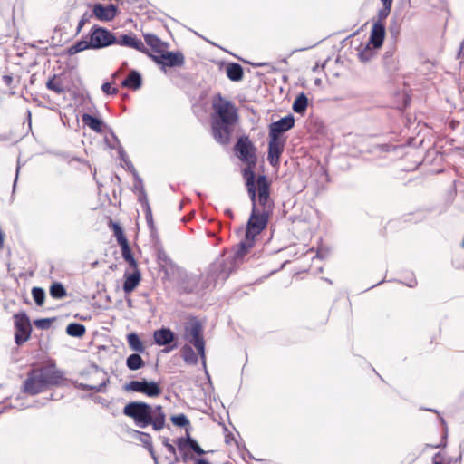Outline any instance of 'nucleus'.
I'll list each match as a JSON object with an SVG mask.
<instances>
[{"instance_id": "1", "label": "nucleus", "mask_w": 464, "mask_h": 464, "mask_svg": "<svg viewBox=\"0 0 464 464\" xmlns=\"http://www.w3.org/2000/svg\"><path fill=\"white\" fill-rule=\"evenodd\" d=\"M211 130L216 141L222 145L230 142L236 124L238 122V113L236 105L220 93L211 99Z\"/></svg>"}, {"instance_id": "2", "label": "nucleus", "mask_w": 464, "mask_h": 464, "mask_svg": "<svg viewBox=\"0 0 464 464\" xmlns=\"http://www.w3.org/2000/svg\"><path fill=\"white\" fill-rule=\"evenodd\" d=\"M246 187L252 204V211L272 216L275 203L271 198V180L266 175L246 173Z\"/></svg>"}, {"instance_id": "3", "label": "nucleus", "mask_w": 464, "mask_h": 464, "mask_svg": "<svg viewBox=\"0 0 464 464\" xmlns=\"http://www.w3.org/2000/svg\"><path fill=\"white\" fill-rule=\"evenodd\" d=\"M122 412L139 428L151 425L153 430H161L165 427L166 415L160 405L152 407L144 401H131L124 406Z\"/></svg>"}, {"instance_id": "4", "label": "nucleus", "mask_w": 464, "mask_h": 464, "mask_svg": "<svg viewBox=\"0 0 464 464\" xmlns=\"http://www.w3.org/2000/svg\"><path fill=\"white\" fill-rule=\"evenodd\" d=\"M269 219L270 216L251 210L246 227L245 238L239 243L236 251L237 258H242L253 248L256 237L266 227Z\"/></svg>"}, {"instance_id": "5", "label": "nucleus", "mask_w": 464, "mask_h": 464, "mask_svg": "<svg viewBox=\"0 0 464 464\" xmlns=\"http://www.w3.org/2000/svg\"><path fill=\"white\" fill-rule=\"evenodd\" d=\"M235 154L246 166L242 169V176L247 179L246 173L250 171L252 176H256L254 169L257 163L256 148L246 135L238 138L234 146Z\"/></svg>"}, {"instance_id": "6", "label": "nucleus", "mask_w": 464, "mask_h": 464, "mask_svg": "<svg viewBox=\"0 0 464 464\" xmlns=\"http://www.w3.org/2000/svg\"><path fill=\"white\" fill-rule=\"evenodd\" d=\"M182 338L195 347L203 362L206 360L204 325L197 317H190L184 324Z\"/></svg>"}, {"instance_id": "7", "label": "nucleus", "mask_w": 464, "mask_h": 464, "mask_svg": "<svg viewBox=\"0 0 464 464\" xmlns=\"http://www.w3.org/2000/svg\"><path fill=\"white\" fill-rule=\"evenodd\" d=\"M88 38L92 49H101L115 44V35L99 25L92 27Z\"/></svg>"}, {"instance_id": "8", "label": "nucleus", "mask_w": 464, "mask_h": 464, "mask_svg": "<svg viewBox=\"0 0 464 464\" xmlns=\"http://www.w3.org/2000/svg\"><path fill=\"white\" fill-rule=\"evenodd\" d=\"M125 391L138 392L150 398H157L162 393L160 384L156 382H148L143 379L141 381H130L126 383Z\"/></svg>"}, {"instance_id": "9", "label": "nucleus", "mask_w": 464, "mask_h": 464, "mask_svg": "<svg viewBox=\"0 0 464 464\" xmlns=\"http://www.w3.org/2000/svg\"><path fill=\"white\" fill-rule=\"evenodd\" d=\"M14 340L17 345H21L25 343L31 335V324L29 318L25 313H19L14 315Z\"/></svg>"}, {"instance_id": "10", "label": "nucleus", "mask_w": 464, "mask_h": 464, "mask_svg": "<svg viewBox=\"0 0 464 464\" xmlns=\"http://www.w3.org/2000/svg\"><path fill=\"white\" fill-rule=\"evenodd\" d=\"M40 378L43 379L46 388L51 386H59L63 383L65 378L62 371L58 370L55 365L49 364L35 368Z\"/></svg>"}, {"instance_id": "11", "label": "nucleus", "mask_w": 464, "mask_h": 464, "mask_svg": "<svg viewBox=\"0 0 464 464\" xmlns=\"http://www.w3.org/2000/svg\"><path fill=\"white\" fill-rule=\"evenodd\" d=\"M41 375L37 372L36 369L31 370L27 378L24 382V392L30 395H35L47 390Z\"/></svg>"}, {"instance_id": "12", "label": "nucleus", "mask_w": 464, "mask_h": 464, "mask_svg": "<svg viewBox=\"0 0 464 464\" xmlns=\"http://www.w3.org/2000/svg\"><path fill=\"white\" fill-rule=\"evenodd\" d=\"M285 146V138L269 137L267 160L273 167L280 164V158Z\"/></svg>"}, {"instance_id": "13", "label": "nucleus", "mask_w": 464, "mask_h": 464, "mask_svg": "<svg viewBox=\"0 0 464 464\" xmlns=\"http://www.w3.org/2000/svg\"><path fill=\"white\" fill-rule=\"evenodd\" d=\"M151 56L157 63L168 67H180L185 62L184 55L180 52H168L167 49L160 55Z\"/></svg>"}, {"instance_id": "14", "label": "nucleus", "mask_w": 464, "mask_h": 464, "mask_svg": "<svg viewBox=\"0 0 464 464\" xmlns=\"http://www.w3.org/2000/svg\"><path fill=\"white\" fill-rule=\"evenodd\" d=\"M178 449L183 452L182 459L184 461L188 459V454L184 452L187 448H189L196 454L201 456L205 454V451L201 449L198 443L190 436L189 430L186 429V437L178 438L176 440Z\"/></svg>"}, {"instance_id": "15", "label": "nucleus", "mask_w": 464, "mask_h": 464, "mask_svg": "<svg viewBox=\"0 0 464 464\" xmlns=\"http://www.w3.org/2000/svg\"><path fill=\"white\" fill-rule=\"evenodd\" d=\"M131 272L125 271L123 275L122 289L125 294L133 292L141 281V272L137 265L136 268H131Z\"/></svg>"}, {"instance_id": "16", "label": "nucleus", "mask_w": 464, "mask_h": 464, "mask_svg": "<svg viewBox=\"0 0 464 464\" xmlns=\"http://www.w3.org/2000/svg\"><path fill=\"white\" fill-rule=\"evenodd\" d=\"M295 124V119L292 115H288L273 122L269 125V137L282 138L281 134L292 129Z\"/></svg>"}, {"instance_id": "17", "label": "nucleus", "mask_w": 464, "mask_h": 464, "mask_svg": "<svg viewBox=\"0 0 464 464\" xmlns=\"http://www.w3.org/2000/svg\"><path fill=\"white\" fill-rule=\"evenodd\" d=\"M385 38V26L383 21L378 20L375 22L371 30L369 44L373 48L379 49L382 47Z\"/></svg>"}, {"instance_id": "18", "label": "nucleus", "mask_w": 464, "mask_h": 464, "mask_svg": "<svg viewBox=\"0 0 464 464\" xmlns=\"http://www.w3.org/2000/svg\"><path fill=\"white\" fill-rule=\"evenodd\" d=\"M93 15L100 21H111L117 15V7L114 5L104 6L101 4H96L93 6Z\"/></svg>"}, {"instance_id": "19", "label": "nucleus", "mask_w": 464, "mask_h": 464, "mask_svg": "<svg viewBox=\"0 0 464 464\" xmlns=\"http://www.w3.org/2000/svg\"><path fill=\"white\" fill-rule=\"evenodd\" d=\"M121 46L130 47L140 52H144V44L141 40L138 39L133 34L115 36V44Z\"/></svg>"}, {"instance_id": "20", "label": "nucleus", "mask_w": 464, "mask_h": 464, "mask_svg": "<svg viewBox=\"0 0 464 464\" xmlns=\"http://www.w3.org/2000/svg\"><path fill=\"white\" fill-rule=\"evenodd\" d=\"M153 339L160 346L169 345L175 340V334L169 328L162 327L153 333Z\"/></svg>"}, {"instance_id": "21", "label": "nucleus", "mask_w": 464, "mask_h": 464, "mask_svg": "<svg viewBox=\"0 0 464 464\" xmlns=\"http://www.w3.org/2000/svg\"><path fill=\"white\" fill-rule=\"evenodd\" d=\"M144 40L154 53L153 55H160L167 49V44L154 34L144 35Z\"/></svg>"}, {"instance_id": "22", "label": "nucleus", "mask_w": 464, "mask_h": 464, "mask_svg": "<svg viewBox=\"0 0 464 464\" xmlns=\"http://www.w3.org/2000/svg\"><path fill=\"white\" fill-rule=\"evenodd\" d=\"M226 73L232 82H239L244 77V71L240 64L236 63H228L226 66Z\"/></svg>"}, {"instance_id": "23", "label": "nucleus", "mask_w": 464, "mask_h": 464, "mask_svg": "<svg viewBox=\"0 0 464 464\" xmlns=\"http://www.w3.org/2000/svg\"><path fill=\"white\" fill-rule=\"evenodd\" d=\"M82 121L84 125L88 126L91 130H94L95 132L102 133L103 131V123L102 120L90 114L84 113L82 116Z\"/></svg>"}, {"instance_id": "24", "label": "nucleus", "mask_w": 464, "mask_h": 464, "mask_svg": "<svg viewBox=\"0 0 464 464\" xmlns=\"http://www.w3.org/2000/svg\"><path fill=\"white\" fill-rule=\"evenodd\" d=\"M119 246L121 249L122 258L129 264L130 268H136L138 262L134 258L132 250L129 245V241H125L123 243H120Z\"/></svg>"}, {"instance_id": "25", "label": "nucleus", "mask_w": 464, "mask_h": 464, "mask_svg": "<svg viewBox=\"0 0 464 464\" xmlns=\"http://www.w3.org/2000/svg\"><path fill=\"white\" fill-rule=\"evenodd\" d=\"M198 353H196L191 344L186 343L181 348V357L187 364H197L198 361Z\"/></svg>"}, {"instance_id": "26", "label": "nucleus", "mask_w": 464, "mask_h": 464, "mask_svg": "<svg viewBox=\"0 0 464 464\" xmlns=\"http://www.w3.org/2000/svg\"><path fill=\"white\" fill-rule=\"evenodd\" d=\"M126 338L128 345L132 351L141 353L146 351V347L143 342L140 339L136 333L129 334Z\"/></svg>"}, {"instance_id": "27", "label": "nucleus", "mask_w": 464, "mask_h": 464, "mask_svg": "<svg viewBox=\"0 0 464 464\" xmlns=\"http://www.w3.org/2000/svg\"><path fill=\"white\" fill-rule=\"evenodd\" d=\"M121 84L123 87L138 90L141 86V77L138 72L132 71Z\"/></svg>"}, {"instance_id": "28", "label": "nucleus", "mask_w": 464, "mask_h": 464, "mask_svg": "<svg viewBox=\"0 0 464 464\" xmlns=\"http://www.w3.org/2000/svg\"><path fill=\"white\" fill-rule=\"evenodd\" d=\"M46 88L58 95L65 93L63 81L55 74L47 81Z\"/></svg>"}, {"instance_id": "29", "label": "nucleus", "mask_w": 464, "mask_h": 464, "mask_svg": "<svg viewBox=\"0 0 464 464\" xmlns=\"http://www.w3.org/2000/svg\"><path fill=\"white\" fill-rule=\"evenodd\" d=\"M126 366L130 371H137L145 366V362L140 354L132 353L127 358Z\"/></svg>"}, {"instance_id": "30", "label": "nucleus", "mask_w": 464, "mask_h": 464, "mask_svg": "<svg viewBox=\"0 0 464 464\" xmlns=\"http://www.w3.org/2000/svg\"><path fill=\"white\" fill-rule=\"evenodd\" d=\"M86 333L83 324L78 323H71L66 327V334L72 337L82 338Z\"/></svg>"}, {"instance_id": "31", "label": "nucleus", "mask_w": 464, "mask_h": 464, "mask_svg": "<svg viewBox=\"0 0 464 464\" xmlns=\"http://www.w3.org/2000/svg\"><path fill=\"white\" fill-rule=\"evenodd\" d=\"M308 105V99L305 94H299L294 103H293V111L299 114H304L306 111Z\"/></svg>"}, {"instance_id": "32", "label": "nucleus", "mask_w": 464, "mask_h": 464, "mask_svg": "<svg viewBox=\"0 0 464 464\" xmlns=\"http://www.w3.org/2000/svg\"><path fill=\"white\" fill-rule=\"evenodd\" d=\"M109 227L112 230L118 244L123 243L128 240L121 227L118 223H115L112 220H111L109 223Z\"/></svg>"}, {"instance_id": "33", "label": "nucleus", "mask_w": 464, "mask_h": 464, "mask_svg": "<svg viewBox=\"0 0 464 464\" xmlns=\"http://www.w3.org/2000/svg\"><path fill=\"white\" fill-rule=\"evenodd\" d=\"M374 48L371 44L361 45L358 49V56L361 61L367 62L374 55Z\"/></svg>"}, {"instance_id": "34", "label": "nucleus", "mask_w": 464, "mask_h": 464, "mask_svg": "<svg viewBox=\"0 0 464 464\" xmlns=\"http://www.w3.org/2000/svg\"><path fill=\"white\" fill-rule=\"evenodd\" d=\"M50 295L53 298L62 299L66 296V290L61 283H53L50 287Z\"/></svg>"}, {"instance_id": "35", "label": "nucleus", "mask_w": 464, "mask_h": 464, "mask_svg": "<svg viewBox=\"0 0 464 464\" xmlns=\"http://www.w3.org/2000/svg\"><path fill=\"white\" fill-rule=\"evenodd\" d=\"M170 420L175 426L184 427L185 429L188 430L190 428V421L183 413L171 416Z\"/></svg>"}, {"instance_id": "36", "label": "nucleus", "mask_w": 464, "mask_h": 464, "mask_svg": "<svg viewBox=\"0 0 464 464\" xmlns=\"http://www.w3.org/2000/svg\"><path fill=\"white\" fill-rule=\"evenodd\" d=\"M87 49H92L89 40H81L70 47L69 53L74 54Z\"/></svg>"}, {"instance_id": "37", "label": "nucleus", "mask_w": 464, "mask_h": 464, "mask_svg": "<svg viewBox=\"0 0 464 464\" xmlns=\"http://www.w3.org/2000/svg\"><path fill=\"white\" fill-rule=\"evenodd\" d=\"M32 295L37 305L42 306L44 304L45 293L42 288L34 287L32 290Z\"/></svg>"}, {"instance_id": "38", "label": "nucleus", "mask_w": 464, "mask_h": 464, "mask_svg": "<svg viewBox=\"0 0 464 464\" xmlns=\"http://www.w3.org/2000/svg\"><path fill=\"white\" fill-rule=\"evenodd\" d=\"M157 257L159 261L163 262L166 266H173L174 263L171 258L167 255L164 250H159L157 254Z\"/></svg>"}, {"instance_id": "39", "label": "nucleus", "mask_w": 464, "mask_h": 464, "mask_svg": "<svg viewBox=\"0 0 464 464\" xmlns=\"http://www.w3.org/2000/svg\"><path fill=\"white\" fill-rule=\"evenodd\" d=\"M162 444L167 449L168 452L170 453L175 458L176 460H179L176 448L170 443L169 439L163 438Z\"/></svg>"}, {"instance_id": "40", "label": "nucleus", "mask_w": 464, "mask_h": 464, "mask_svg": "<svg viewBox=\"0 0 464 464\" xmlns=\"http://www.w3.org/2000/svg\"><path fill=\"white\" fill-rule=\"evenodd\" d=\"M92 17V14H88V13H85L82 14V16L81 17V19L78 23V26H77V30H76L77 34H79L82 31V29L83 28V26L90 22Z\"/></svg>"}, {"instance_id": "41", "label": "nucleus", "mask_w": 464, "mask_h": 464, "mask_svg": "<svg viewBox=\"0 0 464 464\" xmlns=\"http://www.w3.org/2000/svg\"><path fill=\"white\" fill-rule=\"evenodd\" d=\"M102 90L104 93L108 95H115L118 93V89L115 87H112L110 82H105L102 86Z\"/></svg>"}, {"instance_id": "42", "label": "nucleus", "mask_w": 464, "mask_h": 464, "mask_svg": "<svg viewBox=\"0 0 464 464\" xmlns=\"http://www.w3.org/2000/svg\"><path fill=\"white\" fill-rule=\"evenodd\" d=\"M139 200L144 208H147V206H150L145 190L143 188L140 191Z\"/></svg>"}, {"instance_id": "43", "label": "nucleus", "mask_w": 464, "mask_h": 464, "mask_svg": "<svg viewBox=\"0 0 464 464\" xmlns=\"http://www.w3.org/2000/svg\"><path fill=\"white\" fill-rule=\"evenodd\" d=\"M35 325L37 327H40V328H48L51 324V321L49 319H40V320H36L34 322Z\"/></svg>"}, {"instance_id": "44", "label": "nucleus", "mask_w": 464, "mask_h": 464, "mask_svg": "<svg viewBox=\"0 0 464 464\" xmlns=\"http://www.w3.org/2000/svg\"><path fill=\"white\" fill-rule=\"evenodd\" d=\"M145 212H146V219H147L148 223H150L152 221V213H151V209H150V206H147V208H145Z\"/></svg>"}, {"instance_id": "45", "label": "nucleus", "mask_w": 464, "mask_h": 464, "mask_svg": "<svg viewBox=\"0 0 464 464\" xmlns=\"http://www.w3.org/2000/svg\"><path fill=\"white\" fill-rule=\"evenodd\" d=\"M391 11H387L386 13V8H382L380 12H379V16H380V19L381 21H382V19H385L389 14H390Z\"/></svg>"}, {"instance_id": "46", "label": "nucleus", "mask_w": 464, "mask_h": 464, "mask_svg": "<svg viewBox=\"0 0 464 464\" xmlns=\"http://www.w3.org/2000/svg\"><path fill=\"white\" fill-rule=\"evenodd\" d=\"M382 1L383 3V7L386 8V12L391 11L392 0H382Z\"/></svg>"}, {"instance_id": "47", "label": "nucleus", "mask_w": 464, "mask_h": 464, "mask_svg": "<svg viewBox=\"0 0 464 464\" xmlns=\"http://www.w3.org/2000/svg\"><path fill=\"white\" fill-rule=\"evenodd\" d=\"M234 440H235V439L231 433L226 435L225 441L227 444H230L231 441H234Z\"/></svg>"}, {"instance_id": "48", "label": "nucleus", "mask_w": 464, "mask_h": 464, "mask_svg": "<svg viewBox=\"0 0 464 464\" xmlns=\"http://www.w3.org/2000/svg\"><path fill=\"white\" fill-rule=\"evenodd\" d=\"M4 81L7 83V84H10L13 81V78L12 76H9V75H5L4 76Z\"/></svg>"}, {"instance_id": "49", "label": "nucleus", "mask_w": 464, "mask_h": 464, "mask_svg": "<svg viewBox=\"0 0 464 464\" xmlns=\"http://www.w3.org/2000/svg\"><path fill=\"white\" fill-rule=\"evenodd\" d=\"M177 346H178V345H177V343H174V344H172L171 346H169V347L166 348V349L164 350V352L168 353V352H169V351H171V350H173V349L177 348Z\"/></svg>"}, {"instance_id": "50", "label": "nucleus", "mask_w": 464, "mask_h": 464, "mask_svg": "<svg viewBox=\"0 0 464 464\" xmlns=\"http://www.w3.org/2000/svg\"><path fill=\"white\" fill-rule=\"evenodd\" d=\"M195 464H209V463L205 459H198Z\"/></svg>"}, {"instance_id": "51", "label": "nucleus", "mask_w": 464, "mask_h": 464, "mask_svg": "<svg viewBox=\"0 0 464 464\" xmlns=\"http://www.w3.org/2000/svg\"><path fill=\"white\" fill-rule=\"evenodd\" d=\"M433 464H442L440 461L434 460Z\"/></svg>"}]
</instances>
